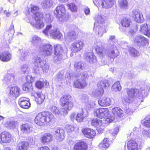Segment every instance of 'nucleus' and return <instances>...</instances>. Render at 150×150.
Here are the masks:
<instances>
[{
  "label": "nucleus",
  "instance_id": "nucleus-43",
  "mask_svg": "<svg viewBox=\"0 0 150 150\" xmlns=\"http://www.w3.org/2000/svg\"><path fill=\"white\" fill-rule=\"evenodd\" d=\"M119 5L120 7L125 9H127L128 6V3L127 0H119Z\"/></svg>",
  "mask_w": 150,
  "mask_h": 150
},
{
  "label": "nucleus",
  "instance_id": "nucleus-41",
  "mask_svg": "<svg viewBox=\"0 0 150 150\" xmlns=\"http://www.w3.org/2000/svg\"><path fill=\"white\" fill-rule=\"evenodd\" d=\"M112 112L114 115H117L119 117L123 116V111L119 107H116L112 109Z\"/></svg>",
  "mask_w": 150,
  "mask_h": 150
},
{
  "label": "nucleus",
  "instance_id": "nucleus-11",
  "mask_svg": "<svg viewBox=\"0 0 150 150\" xmlns=\"http://www.w3.org/2000/svg\"><path fill=\"white\" fill-rule=\"evenodd\" d=\"M109 110L108 108H100L94 111L95 116L100 118H106L108 116Z\"/></svg>",
  "mask_w": 150,
  "mask_h": 150
},
{
  "label": "nucleus",
  "instance_id": "nucleus-31",
  "mask_svg": "<svg viewBox=\"0 0 150 150\" xmlns=\"http://www.w3.org/2000/svg\"><path fill=\"white\" fill-rule=\"evenodd\" d=\"M139 31L141 32L148 37L150 36V33L148 31V26L147 23L142 24L140 25Z\"/></svg>",
  "mask_w": 150,
  "mask_h": 150
},
{
  "label": "nucleus",
  "instance_id": "nucleus-46",
  "mask_svg": "<svg viewBox=\"0 0 150 150\" xmlns=\"http://www.w3.org/2000/svg\"><path fill=\"white\" fill-rule=\"evenodd\" d=\"M109 142V139L108 138H105L103 142L99 144V146L100 147H103L105 148H107L109 146V144L108 143Z\"/></svg>",
  "mask_w": 150,
  "mask_h": 150
},
{
  "label": "nucleus",
  "instance_id": "nucleus-18",
  "mask_svg": "<svg viewBox=\"0 0 150 150\" xmlns=\"http://www.w3.org/2000/svg\"><path fill=\"white\" fill-rule=\"evenodd\" d=\"M83 42L79 41H74L71 45L70 48L72 52H77L81 50L83 47Z\"/></svg>",
  "mask_w": 150,
  "mask_h": 150
},
{
  "label": "nucleus",
  "instance_id": "nucleus-49",
  "mask_svg": "<svg viewBox=\"0 0 150 150\" xmlns=\"http://www.w3.org/2000/svg\"><path fill=\"white\" fill-rule=\"evenodd\" d=\"M13 74H8L7 75L4 77V80L8 84H9L11 82V81L14 79Z\"/></svg>",
  "mask_w": 150,
  "mask_h": 150
},
{
  "label": "nucleus",
  "instance_id": "nucleus-58",
  "mask_svg": "<svg viewBox=\"0 0 150 150\" xmlns=\"http://www.w3.org/2000/svg\"><path fill=\"white\" fill-rule=\"evenodd\" d=\"M46 22L47 23H51L53 20L52 17L49 14H47L45 17Z\"/></svg>",
  "mask_w": 150,
  "mask_h": 150
},
{
  "label": "nucleus",
  "instance_id": "nucleus-9",
  "mask_svg": "<svg viewBox=\"0 0 150 150\" xmlns=\"http://www.w3.org/2000/svg\"><path fill=\"white\" fill-rule=\"evenodd\" d=\"M34 64L36 67L41 68L44 72H47L49 69V66L48 64L39 57H35Z\"/></svg>",
  "mask_w": 150,
  "mask_h": 150
},
{
  "label": "nucleus",
  "instance_id": "nucleus-53",
  "mask_svg": "<svg viewBox=\"0 0 150 150\" xmlns=\"http://www.w3.org/2000/svg\"><path fill=\"white\" fill-rule=\"evenodd\" d=\"M125 112L128 115H131L133 112V111L131 109H130L128 106L124 105L123 107Z\"/></svg>",
  "mask_w": 150,
  "mask_h": 150
},
{
  "label": "nucleus",
  "instance_id": "nucleus-35",
  "mask_svg": "<svg viewBox=\"0 0 150 150\" xmlns=\"http://www.w3.org/2000/svg\"><path fill=\"white\" fill-rule=\"evenodd\" d=\"M90 73L88 71H86L83 72L78 73L76 74L75 76L79 78L82 80H85L89 76Z\"/></svg>",
  "mask_w": 150,
  "mask_h": 150
},
{
  "label": "nucleus",
  "instance_id": "nucleus-19",
  "mask_svg": "<svg viewBox=\"0 0 150 150\" xmlns=\"http://www.w3.org/2000/svg\"><path fill=\"white\" fill-rule=\"evenodd\" d=\"M133 26L134 28H133V29H132V28L130 29L128 31L127 30V29L126 28H124L120 27H119V29L121 32H122L126 35H133L135 33L134 31L137 30L138 28V25L137 23L134 24Z\"/></svg>",
  "mask_w": 150,
  "mask_h": 150
},
{
  "label": "nucleus",
  "instance_id": "nucleus-59",
  "mask_svg": "<svg viewBox=\"0 0 150 150\" xmlns=\"http://www.w3.org/2000/svg\"><path fill=\"white\" fill-rule=\"evenodd\" d=\"M46 22L47 23H51L53 20L52 17L49 14H47L45 17Z\"/></svg>",
  "mask_w": 150,
  "mask_h": 150
},
{
  "label": "nucleus",
  "instance_id": "nucleus-13",
  "mask_svg": "<svg viewBox=\"0 0 150 150\" xmlns=\"http://www.w3.org/2000/svg\"><path fill=\"white\" fill-rule=\"evenodd\" d=\"M52 47L50 44L40 45L39 47L40 51L45 56L50 55L52 52Z\"/></svg>",
  "mask_w": 150,
  "mask_h": 150
},
{
  "label": "nucleus",
  "instance_id": "nucleus-24",
  "mask_svg": "<svg viewBox=\"0 0 150 150\" xmlns=\"http://www.w3.org/2000/svg\"><path fill=\"white\" fill-rule=\"evenodd\" d=\"M110 81L107 79H103L98 82L97 84V87L100 88V90L103 88H108L110 86Z\"/></svg>",
  "mask_w": 150,
  "mask_h": 150
},
{
  "label": "nucleus",
  "instance_id": "nucleus-39",
  "mask_svg": "<svg viewBox=\"0 0 150 150\" xmlns=\"http://www.w3.org/2000/svg\"><path fill=\"white\" fill-rule=\"evenodd\" d=\"M74 68L77 71L82 70L84 68V64L82 62H76L74 64Z\"/></svg>",
  "mask_w": 150,
  "mask_h": 150
},
{
  "label": "nucleus",
  "instance_id": "nucleus-14",
  "mask_svg": "<svg viewBox=\"0 0 150 150\" xmlns=\"http://www.w3.org/2000/svg\"><path fill=\"white\" fill-rule=\"evenodd\" d=\"M134 40L135 45L139 47L145 46L148 42L147 39L141 35L135 36Z\"/></svg>",
  "mask_w": 150,
  "mask_h": 150
},
{
  "label": "nucleus",
  "instance_id": "nucleus-52",
  "mask_svg": "<svg viewBox=\"0 0 150 150\" xmlns=\"http://www.w3.org/2000/svg\"><path fill=\"white\" fill-rule=\"evenodd\" d=\"M150 88L149 86L142 87L141 88V94L143 96L147 95L149 93Z\"/></svg>",
  "mask_w": 150,
  "mask_h": 150
},
{
  "label": "nucleus",
  "instance_id": "nucleus-2",
  "mask_svg": "<svg viewBox=\"0 0 150 150\" xmlns=\"http://www.w3.org/2000/svg\"><path fill=\"white\" fill-rule=\"evenodd\" d=\"M22 88L23 91L31 92V95L35 98V101L38 104H41L44 101L45 96L39 92H35L33 90L32 84L31 83L27 82L23 85Z\"/></svg>",
  "mask_w": 150,
  "mask_h": 150
},
{
  "label": "nucleus",
  "instance_id": "nucleus-10",
  "mask_svg": "<svg viewBox=\"0 0 150 150\" xmlns=\"http://www.w3.org/2000/svg\"><path fill=\"white\" fill-rule=\"evenodd\" d=\"M105 53L103 56H100L103 58V56L106 54L109 57L112 58H114L117 57L118 55V52L116 46L114 45H112L110 46H109V48L106 50V51L105 50Z\"/></svg>",
  "mask_w": 150,
  "mask_h": 150
},
{
  "label": "nucleus",
  "instance_id": "nucleus-50",
  "mask_svg": "<svg viewBox=\"0 0 150 150\" xmlns=\"http://www.w3.org/2000/svg\"><path fill=\"white\" fill-rule=\"evenodd\" d=\"M104 93V90L102 89L101 90H95L92 93V96L97 98L100 96L101 95Z\"/></svg>",
  "mask_w": 150,
  "mask_h": 150
},
{
  "label": "nucleus",
  "instance_id": "nucleus-28",
  "mask_svg": "<svg viewBox=\"0 0 150 150\" xmlns=\"http://www.w3.org/2000/svg\"><path fill=\"white\" fill-rule=\"evenodd\" d=\"M87 146L86 142H81L76 143L74 147V150H86Z\"/></svg>",
  "mask_w": 150,
  "mask_h": 150
},
{
  "label": "nucleus",
  "instance_id": "nucleus-26",
  "mask_svg": "<svg viewBox=\"0 0 150 150\" xmlns=\"http://www.w3.org/2000/svg\"><path fill=\"white\" fill-rule=\"evenodd\" d=\"M11 58V54L6 51L0 53V60L3 62H7L10 61Z\"/></svg>",
  "mask_w": 150,
  "mask_h": 150
},
{
  "label": "nucleus",
  "instance_id": "nucleus-61",
  "mask_svg": "<svg viewBox=\"0 0 150 150\" xmlns=\"http://www.w3.org/2000/svg\"><path fill=\"white\" fill-rule=\"evenodd\" d=\"M35 85L36 88L40 89L44 87V83L43 82L39 81L36 82Z\"/></svg>",
  "mask_w": 150,
  "mask_h": 150
},
{
  "label": "nucleus",
  "instance_id": "nucleus-5",
  "mask_svg": "<svg viewBox=\"0 0 150 150\" xmlns=\"http://www.w3.org/2000/svg\"><path fill=\"white\" fill-rule=\"evenodd\" d=\"M65 13L66 10L64 5L58 6L54 11V15L61 22H65L68 20V16Z\"/></svg>",
  "mask_w": 150,
  "mask_h": 150
},
{
  "label": "nucleus",
  "instance_id": "nucleus-15",
  "mask_svg": "<svg viewBox=\"0 0 150 150\" xmlns=\"http://www.w3.org/2000/svg\"><path fill=\"white\" fill-rule=\"evenodd\" d=\"M53 133L56 139L59 141L62 140L65 138V133L64 130L60 127H56L53 129Z\"/></svg>",
  "mask_w": 150,
  "mask_h": 150
},
{
  "label": "nucleus",
  "instance_id": "nucleus-47",
  "mask_svg": "<svg viewBox=\"0 0 150 150\" xmlns=\"http://www.w3.org/2000/svg\"><path fill=\"white\" fill-rule=\"evenodd\" d=\"M31 42L32 44L34 45H36L41 42V39L38 36L34 35L32 38Z\"/></svg>",
  "mask_w": 150,
  "mask_h": 150
},
{
  "label": "nucleus",
  "instance_id": "nucleus-51",
  "mask_svg": "<svg viewBox=\"0 0 150 150\" xmlns=\"http://www.w3.org/2000/svg\"><path fill=\"white\" fill-rule=\"evenodd\" d=\"M142 125L147 127H150V117H147L145 118L142 121Z\"/></svg>",
  "mask_w": 150,
  "mask_h": 150
},
{
  "label": "nucleus",
  "instance_id": "nucleus-37",
  "mask_svg": "<svg viewBox=\"0 0 150 150\" xmlns=\"http://www.w3.org/2000/svg\"><path fill=\"white\" fill-rule=\"evenodd\" d=\"M132 22L131 20L128 18H123L121 21V24L122 27L125 28L128 27L130 26V23Z\"/></svg>",
  "mask_w": 150,
  "mask_h": 150
},
{
  "label": "nucleus",
  "instance_id": "nucleus-29",
  "mask_svg": "<svg viewBox=\"0 0 150 150\" xmlns=\"http://www.w3.org/2000/svg\"><path fill=\"white\" fill-rule=\"evenodd\" d=\"M29 148V144L28 142L23 141L19 142L17 144L18 150H28Z\"/></svg>",
  "mask_w": 150,
  "mask_h": 150
},
{
  "label": "nucleus",
  "instance_id": "nucleus-32",
  "mask_svg": "<svg viewBox=\"0 0 150 150\" xmlns=\"http://www.w3.org/2000/svg\"><path fill=\"white\" fill-rule=\"evenodd\" d=\"M74 85L76 88H81L86 85V82L85 80H82L79 79L74 82Z\"/></svg>",
  "mask_w": 150,
  "mask_h": 150
},
{
  "label": "nucleus",
  "instance_id": "nucleus-60",
  "mask_svg": "<svg viewBox=\"0 0 150 150\" xmlns=\"http://www.w3.org/2000/svg\"><path fill=\"white\" fill-rule=\"evenodd\" d=\"M132 99V98H128L127 97H125L123 98L122 100V102L124 104L125 106L128 105L129 103H130V101Z\"/></svg>",
  "mask_w": 150,
  "mask_h": 150
},
{
  "label": "nucleus",
  "instance_id": "nucleus-4",
  "mask_svg": "<svg viewBox=\"0 0 150 150\" xmlns=\"http://www.w3.org/2000/svg\"><path fill=\"white\" fill-rule=\"evenodd\" d=\"M54 54L53 61L56 64H60L63 62L65 54L63 48L61 45L57 44L54 46Z\"/></svg>",
  "mask_w": 150,
  "mask_h": 150
},
{
  "label": "nucleus",
  "instance_id": "nucleus-16",
  "mask_svg": "<svg viewBox=\"0 0 150 150\" xmlns=\"http://www.w3.org/2000/svg\"><path fill=\"white\" fill-rule=\"evenodd\" d=\"M20 89L17 86L11 87L9 88L8 96L12 99H15L20 94Z\"/></svg>",
  "mask_w": 150,
  "mask_h": 150
},
{
  "label": "nucleus",
  "instance_id": "nucleus-21",
  "mask_svg": "<svg viewBox=\"0 0 150 150\" xmlns=\"http://www.w3.org/2000/svg\"><path fill=\"white\" fill-rule=\"evenodd\" d=\"M82 132L86 137L89 138H93L96 134L94 130L89 128H86L83 129Z\"/></svg>",
  "mask_w": 150,
  "mask_h": 150
},
{
  "label": "nucleus",
  "instance_id": "nucleus-64",
  "mask_svg": "<svg viewBox=\"0 0 150 150\" xmlns=\"http://www.w3.org/2000/svg\"><path fill=\"white\" fill-rule=\"evenodd\" d=\"M39 9V7L36 6H33L31 8V12L34 14L37 12H38Z\"/></svg>",
  "mask_w": 150,
  "mask_h": 150
},
{
  "label": "nucleus",
  "instance_id": "nucleus-48",
  "mask_svg": "<svg viewBox=\"0 0 150 150\" xmlns=\"http://www.w3.org/2000/svg\"><path fill=\"white\" fill-rule=\"evenodd\" d=\"M21 56L20 59L21 61H25L28 55V52L27 50H20Z\"/></svg>",
  "mask_w": 150,
  "mask_h": 150
},
{
  "label": "nucleus",
  "instance_id": "nucleus-17",
  "mask_svg": "<svg viewBox=\"0 0 150 150\" xmlns=\"http://www.w3.org/2000/svg\"><path fill=\"white\" fill-rule=\"evenodd\" d=\"M130 15L136 22L138 23H142L143 22L144 18L142 13H140L137 10H133Z\"/></svg>",
  "mask_w": 150,
  "mask_h": 150
},
{
  "label": "nucleus",
  "instance_id": "nucleus-30",
  "mask_svg": "<svg viewBox=\"0 0 150 150\" xmlns=\"http://www.w3.org/2000/svg\"><path fill=\"white\" fill-rule=\"evenodd\" d=\"M139 90L137 88H127L126 90L129 98H132V99H133L134 97L137 96L139 93Z\"/></svg>",
  "mask_w": 150,
  "mask_h": 150
},
{
  "label": "nucleus",
  "instance_id": "nucleus-40",
  "mask_svg": "<svg viewBox=\"0 0 150 150\" xmlns=\"http://www.w3.org/2000/svg\"><path fill=\"white\" fill-rule=\"evenodd\" d=\"M91 123L92 125L97 128H98L102 125V122L101 120L97 118H94L91 120Z\"/></svg>",
  "mask_w": 150,
  "mask_h": 150
},
{
  "label": "nucleus",
  "instance_id": "nucleus-63",
  "mask_svg": "<svg viewBox=\"0 0 150 150\" xmlns=\"http://www.w3.org/2000/svg\"><path fill=\"white\" fill-rule=\"evenodd\" d=\"M97 20L99 23H102L104 21V17L100 15H98L97 16Z\"/></svg>",
  "mask_w": 150,
  "mask_h": 150
},
{
  "label": "nucleus",
  "instance_id": "nucleus-6",
  "mask_svg": "<svg viewBox=\"0 0 150 150\" xmlns=\"http://www.w3.org/2000/svg\"><path fill=\"white\" fill-rule=\"evenodd\" d=\"M34 21H29L31 25L37 29L42 28L44 26V24L41 20L43 17V13L41 12H37L35 14Z\"/></svg>",
  "mask_w": 150,
  "mask_h": 150
},
{
  "label": "nucleus",
  "instance_id": "nucleus-25",
  "mask_svg": "<svg viewBox=\"0 0 150 150\" xmlns=\"http://www.w3.org/2000/svg\"><path fill=\"white\" fill-rule=\"evenodd\" d=\"M96 23H94L93 28L94 31L96 35L101 37L104 33L105 29L102 25H96Z\"/></svg>",
  "mask_w": 150,
  "mask_h": 150
},
{
  "label": "nucleus",
  "instance_id": "nucleus-45",
  "mask_svg": "<svg viewBox=\"0 0 150 150\" xmlns=\"http://www.w3.org/2000/svg\"><path fill=\"white\" fill-rule=\"evenodd\" d=\"M121 88L122 87L119 81L116 82L112 86V91H119Z\"/></svg>",
  "mask_w": 150,
  "mask_h": 150
},
{
  "label": "nucleus",
  "instance_id": "nucleus-3",
  "mask_svg": "<svg viewBox=\"0 0 150 150\" xmlns=\"http://www.w3.org/2000/svg\"><path fill=\"white\" fill-rule=\"evenodd\" d=\"M54 118L53 115L48 112H43L38 113L35 119V122L38 125H42L45 122H49Z\"/></svg>",
  "mask_w": 150,
  "mask_h": 150
},
{
  "label": "nucleus",
  "instance_id": "nucleus-54",
  "mask_svg": "<svg viewBox=\"0 0 150 150\" xmlns=\"http://www.w3.org/2000/svg\"><path fill=\"white\" fill-rule=\"evenodd\" d=\"M56 80L57 81H61L64 79V73L62 71L59 72L56 76Z\"/></svg>",
  "mask_w": 150,
  "mask_h": 150
},
{
  "label": "nucleus",
  "instance_id": "nucleus-44",
  "mask_svg": "<svg viewBox=\"0 0 150 150\" xmlns=\"http://www.w3.org/2000/svg\"><path fill=\"white\" fill-rule=\"evenodd\" d=\"M127 47L130 54L132 56L135 57L139 55V52L135 48L133 47Z\"/></svg>",
  "mask_w": 150,
  "mask_h": 150
},
{
  "label": "nucleus",
  "instance_id": "nucleus-1",
  "mask_svg": "<svg viewBox=\"0 0 150 150\" xmlns=\"http://www.w3.org/2000/svg\"><path fill=\"white\" fill-rule=\"evenodd\" d=\"M60 103L63 108L59 109L55 106H50V110L56 116H65L68 114V111L71 110L74 106L71 96L69 95L63 96L60 99Z\"/></svg>",
  "mask_w": 150,
  "mask_h": 150
},
{
  "label": "nucleus",
  "instance_id": "nucleus-20",
  "mask_svg": "<svg viewBox=\"0 0 150 150\" xmlns=\"http://www.w3.org/2000/svg\"><path fill=\"white\" fill-rule=\"evenodd\" d=\"M11 134L7 132H4L0 135V140L3 143H9L11 140Z\"/></svg>",
  "mask_w": 150,
  "mask_h": 150
},
{
  "label": "nucleus",
  "instance_id": "nucleus-62",
  "mask_svg": "<svg viewBox=\"0 0 150 150\" xmlns=\"http://www.w3.org/2000/svg\"><path fill=\"white\" fill-rule=\"evenodd\" d=\"M66 128L67 132L69 133L72 132L74 129V126L71 125L66 126Z\"/></svg>",
  "mask_w": 150,
  "mask_h": 150
},
{
  "label": "nucleus",
  "instance_id": "nucleus-33",
  "mask_svg": "<svg viewBox=\"0 0 150 150\" xmlns=\"http://www.w3.org/2000/svg\"><path fill=\"white\" fill-rule=\"evenodd\" d=\"M76 34L74 31L69 32L67 33V35L65 36L66 40L70 42L76 38Z\"/></svg>",
  "mask_w": 150,
  "mask_h": 150
},
{
  "label": "nucleus",
  "instance_id": "nucleus-38",
  "mask_svg": "<svg viewBox=\"0 0 150 150\" xmlns=\"http://www.w3.org/2000/svg\"><path fill=\"white\" fill-rule=\"evenodd\" d=\"M21 129L23 133H28L32 130V128L29 124H25L21 125Z\"/></svg>",
  "mask_w": 150,
  "mask_h": 150
},
{
  "label": "nucleus",
  "instance_id": "nucleus-57",
  "mask_svg": "<svg viewBox=\"0 0 150 150\" xmlns=\"http://www.w3.org/2000/svg\"><path fill=\"white\" fill-rule=\"evenodd\" d=\"M94 54L92 52H87L84 53L83 56L84 59L87 61L89 60L90 57H93V55Z\"/></svg>",
  "mask_w": 150,
  "mask_h": 150
},
{
  "label": "nucleus",
  "instance_id": "nucleus-22",
  "mask_svg": "<svg viewBox=\"0 0 150 150\" xmlns=\"http://www.w3.org/2000/svg\"><path fill=\"white\" fill-rule=\"evenodd\" d=\"M88 115V111L82 109L81 112L78 113L75 117L76 120L79 122H82L84 119H86Z\"/></svg>",
  "mask_w": 150,
  "mask_h": 150
},
{
  "label": "nucleus",
  "instance_id": "nucleus-23",
  "mask_svg": "<svg viewBox=\"0 0 150 150\" xmlns=\"http://www.w3.org/2000/svg\"><path fill=\"white\" fill-rule=\"evenodd\" d=\"M18 103L21 107L25 109H28L30 106V103L28 98H21L18 100Z\"/></svg>",
  "mask_w": 150,
  "mask_h": 150
},
{
  "label": "nucleus",
  "instance_id": "nucleus-34",
  "mask_svg": "<svg viewBox=\"0 0 150 150\" xmlns=\"http://www.w3.org/2000/svg\"><path fill=\"white\" fill-rule=\"evenodd\" d=\"M114 4V1L113 0H103L101 3L103 7L106 8H111Z\"/></svg>",
  "mask_w": 150,
  "mask_h": 150
},
{
  "label": "nucleus",
  "instance_id": "nucleus-36",
  "mask_svg": "<svg viewBox=\"0 0 150 150\" xmlns=\"http://www.w3.org/2000/svg\"><path fill=\"white\" fill-rule=\"evenodd\" d=\"M52 136L50 133H45L42 137L41 142L43 144L49 142L52 139Z\"/></svg>",
  "mask_w": 150,
  "mask_h": 150
},
{
  "label": "nucleus",
  "instance_id": "nucleus-42",
  "mask_svg": "<svg viewBox=\"0 0 150 150\" xmlns=\"http://www.w3.org/2000/svg\"><path fill=\"white\" fill-rule=\"evenodd\" d=\"M53 4L52 1L51 0H45L43 1L41 5L44 9L49 8L52 6Z\"/></svg>",
  "mask_w": 150,
  "mask_h": 150
},
{
  "label": "nucleus",
  "instance_id": "nucleus-55",
  "mask_svg": "<svg viewBox=\"0 0 150 150\" xmlns=\"http://www.w3.org/2000/svg\"><path fill=\"white\" fill-rule=\"evenodd\" d=\"M21 69L24 74L28 73L30 68L28 65L24 64L22 65L21 67Z\"/></svg>",
  "mask_w": 150,
  "mask_h": 150
},
{
  "label": "nucleus",
  "instance_id": "nucleus-56",
  "mask_svg": "<svg viewBox=\"0 0 150 150\" xmlns=\"http://www.w3.org/2000/svg\"><path fill=\"white\" fill-rule=\"evenodd\" d=\"M67 6L69 8L72 12H76L77 11V6L74 3H71L68 4Z\"/></svg>",
  "mask_w": 150,
  "mask_h": 150
},
{
  "label": "nucleus",
  "instance_id": "nucleus-7",
  "mask_svg": "<svg viewBox=\"0 0 150 150\" xmlns=\"http://www.w3.org/2000/svg\"><path fill=\"white\" fill-rule=\"evenodd\" d=\"M52 27L51 24L47 25L46 28L43 30L42 33L46 36H48L49 33L50 35L55 39L61 38L62 36V34L57 29H53L51 30Z\"/></svg>",
  "mask_w": 150,
  "mask_h": 150
},
{
  "label": "nucleus",
  "instance_id": "nucleus-8",
  "mask_svg": "<svg viewBox=\"0 0 150 150\" xmlns=\"http://www.w3.org/2000/svg\"><path fill=\"white\" fill-rule=\"evenodd\" d=\"M136 141L131 140L127 143V147L128 150H138V146L139 147L144 143L143 140L141 138L137 139Z\"/></svg>",
  "mask_w": 150,
  "mask_h": 150
},
{
  "label": "nucleus",
  "instance_id": "nucleus-27",
  "mask_svg": "<svg viewBox=\"0 0 150 150\" xmlns=\"http://www.w3.org/2000/svg\"><path fill=\"white\" fill-rule=\"evenodd\" d=\"M98 103L99 105L102 106H109L111 105V100L110 98L105 96L101 99L99 100Z\"/></svg>",
  "mask_w": 150,
  "mask_h": 150
},
{
  "label": "nucleus",
  "instance_id": "nucleus-12",
  "mask_svg": "<svg viewBox=\"0 0 150 150\" xmlns=\"http://www.w3.org/2000/svg\"><path fill=\"white\" fill-rule=\"evenodd\" d=\"M94 44L96 52L100 56H103L105 53V49L102 47L100 40L98 39L95 40Z\"/></svg>",
  "mask_w": 150,
  "mask_h": 150
}]
</instances>
